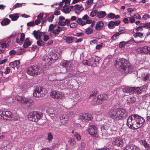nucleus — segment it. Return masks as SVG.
<instances>
[{
  "label": "nucleus",
  "mask_w": 150,
  "mask_h": 150,
  "mask_svg": "<svg viewBox=\"0 0 150 150\" xmlns=\"http://www.w3.org/2000/svg\"><path fill=\"white\" fill-rule=\"evenodd\" d=\"M26 71L28 74L33 77L36 76L40 74L39 67L38 65H33L29 67Z\"/></svg>",
  "instance_id": "nucleus-1"
},
{
  "label": "nucleus",
  "mask_w": 150,
  "mask_h": 150,
  "mask_svg": "<svg viewBox=\"0 0 150 150\" xmlns=\"http://www.w3.org/2000/svg\"><path fill=\"white\" fill-rule=\"evenodd\" d=\"M34 96L40 98L44 96L47 93L46 89L41 87H36L33 91Z\"/></svg>",
  "instance_id": "nucleus-2"
},
{
  "label": "nucleus",
  "mask_w": 150,
  "mask_h": 150,
  "mask_svg": "<svg viewBox=\"0 0 150 150\" xmlns=\"http://www.w3.org/2000/svg\"><path fill=\"white\" fill-rule=\"evenodd\" d=\"M128 63V61L124 58L117 59V60L115 61V67L117 69L123 70Z\"/></svg>",
  "instance_id": "nucleus-3"
},
{
  "label": "nucleus",
  "mask_w": 150,
  "mask_h": 150,
  "mask_svg": "<svg viewBox=\"0 0 150 150\" xmlns=\"http://www.w3.org/2000/svg\"><path fill=\"white\" fill-rule=\"evenodd\" d=\"M123 91L125 93H137L138 94L141 93L142 88L140 87H135L124 86L122 88Z\"/></svg>",
  "instance_id": "nucleus-4"
},
{
  "label": "nucleus",
  "mask_w": 150,
  "mask_h": 150,
  "mask_svg": "<svg viewBox=\"0 0 150 150\" xmlns=\"http://www.w3.org/2000/svg\"><path fill=\"white\" fill-rule=\"evenodd\" d=\"M41 114L36 112H33L30 113L28 116V120L30 121L37 122L40 119Z\"/></svg>",
  "instance_id": "nucleus-5"
},
{
  "label": "nucleus",
  "mask_w": 150,
  "mask_h": 150,
  "mask_svg": "<svg viewBox=\"0 0 150 150\" xmlns=\"http://www.w3.org/2000/svg\"><path fill=\"white\" fill-rule=\"evenodd\" d=\"M144 122V118L137 114H134L129 116L127 119V122Z\"/></svg>",
  "instance_id": "nucleus-6"
},
{
  "label": "nucleus",
  "mask_w": 150,
  "mask_h": 150,
  "mask_svg": "<svg viewBox=\"0 0 150 150\" xmlns=\"http://www.w3.org/2000/svg\"><path fill=\"white\" fill-rule=\"evenodd\" d=\"M13 116L12 113L9 111H4L0 114V119L6 120H9Z\"/></svg>",
  "instance_id": "nucleus-7"
},
{
  "label": "nucleus",
  "mask_w": 150,
  "mask_h": 150,
  "mask_svg": "<svg viewBox=\"0 0 150 150\" xmlns=\"http://www.w3.org/2000/svg\"><path fill=\"white\" fill-rule=\"evenodd\" d=\"M108 113L111 118L116 120H119L117 119V118L118 117V115H119L120 114L119 112V108L115 109H111L110 110Z\"/></svg>",
  "instance_id": "nucleus-8"
},
{
  "label": "nucleus",
  "mask_w": 150,
  "mask_h": 150,
  "mask_svg": "<svg viewBox=\"0 0 150 150\" xmlns=\"http://www.w3.org/2000/svg\"><path fill=\"white\" fill-rule=\"evenodd\" d=\"M112 144L114 146L121 147L124 144L123 141L120 138L114 137L112 139Z\"/></svg>",
  "instance_id": "nucleus-9"
},
{
  "label": "nucleus",
  "mask_w": 150,
  "mask_h": 150,
  "mask_svg": "<svg viewBox=\"0 0 150 150\" xmlns=\"http://www.w3.org/2000/svg\"><path fill=\"white\" fill-rule=\"evenodd\" d=\"M97 129L95 126L90 125L87 129V131L90 135L96 137L97 133Z\"/></svg>",
  "instance_id": "nucleus-10"
},
{
  "label": "nucleus",
  "mask_w": 150,
  "mask_h": 150,
  "mask_svg": "<svg viewBox=\"0 0 150 150\" xmlns=\"http://www.w3.org/2000/svg\"><path fill=\"white\" fill-rule=\"evenodd\" d=\"M143 122H126V125L129 128L132 129H137L143 125Z\"/></svg>",
  "instance_id": "nucleus-11"
},
{
  "label": "nucleus",
  "mask_w": 150,
  "mask_h": 150,
  "mask_svg": "<svg viewBox=\"0 0 150 150\" xmlns=\"http://www.w3.org/2000/svg\"><path fill=\"white\" fill-rule=\"evenodd\" d=\"M79 117L80 119L86 122L91 121L93 119L92 117L91 114L86 113L81 114Z\"/></svg>",
  "instance_id": "nucleus-12"
},
{
  "label": "nucleus",
  "mask_w": 150,
  "mask_h": 150,
  "mask_svg": "<svg viewBox=\"0 0 150 150\" xmlns=\"http://www.w3.org/2000/svg\"><path fill=\"white\" fill-rule=\"evenodd\" d=\"M15 99L16 100L21 103H30L33 101L32 100L30 99L26 98L25 97H22L19 96H16Z\"/></svg>",
  "instance_id": "nucleus-13"
},
{
  "label": "nucleus",
  "mask_w": 150,
  "mask_h": 150,
  "mask_svg": "<svg viewBox=\"0 0 150 150\" xmlns=\"http://www.w3.org/2000/svg\"><path fill=\"white\" fill-rule=\"evenodd\" d=\"M108 98V96L106 94L99 95L97 97L96 103L97 104H100L103 101L107 100Z\"/></svg>",
  "instance_id": "nucleus-14"
},
{
  "label": "nucleus",
  "mask_w": 150,
  "mask_h": 150,
  "mask_svg": "<svg viewBox=\"0 0 150 150\" xmlns=\"http://www.w3.org/2000/svg\"><path fill=\"white\" fill-rule=\"evenodd\" d=\"M50 94L52 98L55 99H61L62 97V94L57 91H52Z\"/></svg>",
  "instance_id": "nucleus-15"
},
{
  "label": "nucleus",
  "mask_w": 150,
  "mask_h": 150,
  "mask_svg": "<svg viewBox=\"0 0 150 150\" xmlns=\"http://www.w3.org/2000/svg\"><path fill=\"white\" fill-rule=\"evenodd\" d=\"M119 112H120V114L119 115H118V117L117 118L118 120H119L123 117H126L127 115V113L125 110L121 108L119 109Z\"/></svg>",
  "instance_id": "nucleus-16"
},
{
  "label": "nucleus",
  "mask_w": 150,
  "mask_h": 150,
  "mask_svg": "<svg viewBox=\"0 0 150 150\" xmlns=\"http://www.w3.org/2000/svg\"><path fill=\"white\" fill-rule=\"evenodd\" d=\"M92 21L87 19L86 21H83L80 18H78L76 20V22L79 25L83 26L87 24H90L92 22Z\"/></svg>",
  "instance_id": "nucleus-17"
},
{
  "label": "nucleus",
  "mask_w": 150,
  "mask_h": 150,
  "mask_svg": "<svg viewBox=\"0 0 150 150\" xmlns=\"http://www.w3.org/2000/svg\"><path fill=\"white\" fill-rule=\"evenodd\" d=\"M63 38L66 42L68 44L72 43L74 39H77L76 38H75L72 36L70 37L69 36H64Z\"/></svg>",
  "instance_id": "nucleus-18"
},
{
  "label": "nucleus",
  "mask_w": 150,
  "mask_h": 150,
  "mask_svg": "<svg viewBox=\"0 0 150 150\" xmlns=\"http://www.w3.org/2000/svg\"><path fill=\"white\" fill-rule=\"evenodd\" d=\"M133 66L129 64V63L127 64V66H125L123 70L126 73L131 72L132 71Z\"/></svg>",
  "instance_id": "nucleus-19"
},
{
  "label": "nucleus",
  "mask_w": 150,
  "mask_h": 150,
  "mask_svg": "<svg viewBox=\"0 0 150 150\" xmlns=\"http://www.w3.org/2000/svg\"><path fill=\"white\" fill-rule=\"evenodd\" d=\"M32 34L37 40L40 39L42 35V33L39 31V30L37 31L34 30Z\"/></svg>",
  "instance_id": "nucleus-20"
},
{
  "label": "nucleus",
  "mask_w": 150,
  "mask_h": 150,
  "mask_svg": "<svg viewBox=\"0 0 150 150\" xmlns=\"http://www.w3.org/2000/svg\"><path fill=\"white\" fill-rule=\"evenodd\" d=\"M103 25L104 23L103 21H98L96 23L95 29L98 30H100L103 28Z\"/></svg>",
  "instance_id": "nucleus-21"
},
{
  "label": "nucleus",
  "mask_w": 150,
  "mask_h": 150,
  "mask_svg": "<svg viewBox=\"0 0 150 150\" xmlns=\"http://www.w3.org/2000/svg\"><path fill=\"white\" fill-rule=\"evenodd\" d=\"M71 64V61L67 60H64L61 62V65L65 67H70Z\"/></svg>",
  "instance_id": "nucleus-22"
},
{
  "label": "nucleus",
  "mask_w": 150,
  "mask_h": 150,
  "mask_svg": "<svg viewBox=\"0 0 150 150\" xmlns=\"http://www.w3.org/2000/svg\"><path fill=\"white\" fill-rule=\"evenodd\" d=\"M49 57L54 62H55L58 58L57 55L53 52H51L50 53Z\"/></svg>",
  "instance_id": "nucleus-23"
},
{
  "label": "nucleus",
  "mask_w": 150,
  "mask_h": 150,
  "mask_svg": "<svg viewBox=\"0 0 150 150\" xmlns=\"http://www.w3.org/2000/svg\"><path fill=\"white\" fill-rule=\"evenodd\" d=\"M125 150H140V149L138 146L132 145L127 146Z\"/></svg>",
  "instance_id": "nucleus-24"
},
{
  "label": "nucleus",
  "mask_w": 150,
  "mask_h": 150,
  "mask_svg": "<svg viewBox=\"0 0 150 150\" xmlns=\"http://www.w3.org/2000/svg\"><path fill=\"white\" fill-rule=\"evenodd\" d=\"M106 15V13L105 11H100L98 12L97 16L99 18H104Z\"/></svg>",
  "instance_id": "nucleus-25"
},
{
  "label": "nucleus",
  "mask_w": 150,
  "mask_h": 150,
  "mask_svg": "<svg viewBox=\"0 0 150 150\" xmlns=\"http://www.w3.org/2000/svg\"><path fill=\"white\" fill-rule=\"evenodd\" d=\"M11 22L10 20L7 18L4 19L1 22V25H6L9 24Z\"/></svg>",
  "instance_id": "nucleus-26"
},
{
  "label": "nucleus",
  "mask_w": 150,
  "mask_h": 150,
  "mask_svg": "<svg viewBox=\"0 0 150 150\" xmlns=\"http://www.w3.org/2000/svg\"><path fill=\"white\" fill-rule=\"evenodd\" d=\"M44 60L45 61L46 64H47L49 65H51L52 63L54 62L52 61V59L50 58V57H46L44 59Z\"/></svg>",
  "instance_id": "nucleus-27"
},
{
  "label": "nucleus",
  "mask_w": 150,
  "mask_h": 150,
  "mask_svg": "<svg viewBox=\"0 0 150 150\" xmlns=\"http://www.w3.org/2000/svg\"><path fill=\"white\" fill-rule=\"evenodd\" d=\"M56 28H55L54 30H53V31H52V33H53L55 35H58L59 33L61 32L60 30V28H59V26L57 25Z\"/></svg>",
  "instance_id": "nucleus-28"
},
{
  "label": "nucleus",
  "mask_w": 150,
  "mask_h": 150,
  "mask_svg": "<svg viewBox=\"0 0 150 150\" xmlns=\"http://www.w3.org/2000/svg\"><path fill=\"white\" fill-rule=\"evenodd\" d=\"M9 17L11 19L12 21H16L18 18L19 16L18 14H15L10 15Z\"/></svg>",
  "instance_id": "nucleus-29"
},
{
  "label": "nucleus",
  "mask_w": 150,
  "mask_h": 150,
  "mask_svg": "<svg viewBox=\"0 0 150 150\" xmlns=\"http://www.w3.org/2000/svg\"><path fill=\"white\" fill-rule=\"evenodd\" d=\"M142 144L146 148V149L148 150L150 148V146L146 141L144 139L141 140Z\"/></svg>",
  "instance_id": "nucleus-30"
},
{
  "label": "nucleus",
  "mask_w": 150,
  "mask_h": 150,
  "mask_svg": "<svg viewBox=\"0 0 150 150\" xmlns=\"http://www.w3.org/2000/svg\"><path fill=\"white\" fill-rule=\"evenodd\" d=\"M127 103H133L136 101L135 98L134 97H130L127 98Z\"/></svg>",
  "instance_id": "nucleus-31"
},
{
  "label": "nucleus",
  "mask_w": 150,
  "mask_h": 150,
  "mask_svg": "<svg viewBox=\"0 0 150 150\" xmlns=\"http://www.w3.org/2000/svg\"><path fill=\"white\" fill-rule=\"evenodd\" d=\"M90 60L92 62H99V61L100 60V57H98V56H95L90 58Z\"/></svg>",
  "instance_id": "nucleus-32"
},
{
  "label": "nucleus",
  "mask_w": 150,
  "mask_h": 150,
  "mask_svg": "<svg viewBox=\"0 0 150 150\" xmlns=\"http://www.w3.org/2000/svg\"><path fill=\"white\" fill-rule=\"evenodd\" d=\"M120 32H116L111 37V39L112 40H115L117 38V37L122 34Z\"/></svg>",
  "instance_id": "nucleus-33"
},
{
  "label": "nucleus",
  "mask_w": 150,
  "mask_h": 150,
  "mask_svg": "<svg viewBox=\"0 0 150 150\" xmlns=\"http://www.w3.org/2000/svg\"><path fill=\"white\" fill-rule=\"evenodd\" d=\"M133 36L135 38L139 37L141 38H142L144 37L143 34L142 33L137 32L133 34Z\"/></svg>",
  "instance_id": "nucleus-34"
},
{
  "label": "nucleus",
  "mask_w": 150,
  "mask_h": 150,
  "mask_svg": "<svg viewBox=\"0 0 150 150\" xmlns=\"http://www.w3.org/2000/svg\"><path fill=\"white\" fill-rule=\"evenodd\" d=\"M143 80L146 81H150V75L149 74L144 75L142 78Z\"/></svg>",
  "instance_id": "nucleus-35"
},
{
  "label": "nucleus",
  "mask_w": 150,
  "mask_h": 150,
  "mask_svg": "<svg viewBox=\"0 0 150 150\" xmlns=\"http://www.w3.org/2000/svg\"><path fill=\"white\" fill-rule=\"evenodd\" d=\"M68 142L69 144L71 146L74 145L76 143L75 139L74 138H71L70 139H69Z\"/></svg>",
  "instance_id": "nucleus-36"
},
{
  "label": "nucleus",
  "mask_w": 150,
  "mask_h": 150,
  "mask_svg": "<svg viewBox=\"0 0 150 150\" xmlns=\"http://www.w3.org/2000/svg\"><path fill=\"white\" fill-rule=\"evenodd\" d=\"M53 138V136L51 133L49 132L48 133L47 136V139L48 140L49 142H52V140Z\"/></svg>",
  "instance_id": "nucleus-37"
},
{
  "label": "nucleus",
  "mask_w": 150,
  "mask_h": 150,
  "mask_svg": "<svg viewBox=\"0 0 150 150\" xmlns=\"http://www.w3.org/2000/svg\"><path fill=\"white\" fill-rule=\"evenodd\" d=\"M97 95V92L96 91H93L91 94L90 95V96L89 97V99H92L94 98Z\"/></svg>",
  "instance_id": "nucleus-38"
},
{
  "label": "nucleus",
  "mask_w": 150,
  "mask_h": 150,
  "mask_svg": "<svg viewBox=\"0 0 150 150\" xmlns=\"http://www.w3.org/2000/svg\"><path fill=\"white\" fill-rule=\"evenodd\" d=\"M57 27V25L54 24H52L50 25L49 26V29H48V31H51V32L52 33V31H53V30H54Z\"/></svg>",
  "instance_id": "nucleus-39"
},
{
  "label": "nucleus",
  "mask_w": 150,
  "mask_h": 150,
  "mask_svg": "<svg viewBox=\"0 0 150 150\" xmlns=\"http://www.w3.org/2000/svg\"><path fill=\"white\" fill-rule=\"evenodd\" d=\"M74 9L75 10H80L81 11H82L83 10V8L82 6H80L79 4H76L74 6Z\"/></svg>",
  "instance_id": "nucleus-40"
},
{
  "label": "nucleus",
  "mask_w": 150,
  "mask_h": 150,
  "mask_svg": "<svg viewBox=\"0 0 150 150\" xmlns=\"http://www.w3.org/2000/svg\"><path fill=\"white\" fill-rule=\"evenodd\" d=\"M32 44V42L30 41H25L23 45V46L25 48H27L30 45Z\"/></svg>",
  "instance_id": "nucleus-41"
},
{
  "label": "nucleus",
  "mask_w": 150,
  "mask_h": 150,
  "mask_svg": "<svg viewBox=\"0 0 150 150\" xmlns=\"http://www.w3.org/2000/svg\"><path fill=\"white\" fill-rule=\"evenodd\" d=\"M144 53H149L150 54V47L147 46H144Z\"/></svg>",
  "instance_id": "nucleus-42"
},
{
  "label": "nucleus",
  "mask_w": 150,
  "mask_h": 150,
  "mask_svg": "<svg viewBox=\"0 0 150 150\" xmlns=\"http://www.w3.org/2000/svg\"><path fill=\"white\" fill-rule=\"evenodd\" d=\"M108 27L109 28L113 29L115 28L114 21H111L108 23Z\"/></svg>",
  "instance_id": "nucleus-43"
},
{
  "label": "nucleus",
  "mask_w": 150,
  "mask_h": 150,
  "mask_svg": "<svg viewBox=\"0 0 150 150\" xmlns=\"http://www.w3.org/2000/svg\"><path fill=\"white\" fill-rule=\"evenodd\" d=\"M128 42L127 41H122L121 42H120L119 44V47L120 48H122L125 46V45L128 44Z\"/></svg>",
  "instance_id": "nucleus-44"
},
{
  "label": "nucleus",
  "mask_w": 150,
  "mask_h": 150,
  "mask_svg": "<svg viewBox=\"0 0 150 150\" xmlns=\"http://www.w3.org/2000/svg\"><path fill=\"white\" fill-rule=\"evenodd\" d=\"M38 40L37 42L38 45L40 46H42L45 45V43L42 40L39 39Z\"/></svg>",
  "instance_id": "nucleus-45"
},
{
  "label": "nucleus",
  "mask_w": 150,
  "mask_h": 150,
  "mask_svg": "<svg viewBox=\"0 0 150 150\" xmlns=\"http://www.w3.org/2000/svg\"><path fill=\"white\" fill-rule=\"evenodd\" d=\"M93 30L92 29L90 28H87L85 31V33L88 35H90L92 33Z\"/></svg>",
  "instance_id": "nucleus-46"
},
{
  "label": "nucleus",
  "mask_w": 150,
  "mask_h": 150,
  "mask_svg": "<svg viewBox=\"0 0 150 150\" xmlns=\"http://www.w3.org/2000/svg\"><path fill=\"white\" fill-rule=\"evenodd\" d=\"M127 42H129L128 44H130L132 42L135 43H141L143 42V41H136L134 40L133 38H132L129 40Z\"/></svg>",
  "instance_id": "nucleus-47"
},
{
  "label": "nucleus",
  "mask_w": 150,
  "mask_h": 150,
  "mask_svg": "<svg viewBox=\"0 0 150 150\" xmlns=\"http://www.w3.org/2000/svg\"><path fill=\"white\" fill-rule=\"evenodd\" d=\"M60 119L61 120H64V121H68V118L67 115L66 114H64L60 117Z\"/></svg>",
  "instance_id": "nucleus-48"
},
{
  "label": "nucleus",
  "mask_w": 150,
  "mask_h": 150,
  "mask_svg": "<svg viewBox=\"0 0 150 150\" xmlns=\"http://www.w3.org/2000/svg\"><path fill=\"white\" fill-rule=\"evenodd\" d=\"M98 11L97 10H93L92 11L90 14V16L92 17H93L96 16V14H97Z\"/></svg>",
  "instance_id": "nucleus-49"
},
{
  "label": "nucleus",
  "mask_w": 150,
  "mask_h": 150,
  "mask_svg": "<svg viewBox=\"0 0 150 150\" xmlns=\"http://www.w3.org/2000/svg\"><path fill=\"white\" fill-rule=\"evenodd\" d=\"M37 48V45H33L31 47H30L29 48L28 51H34L35 50V49Z\"/></svg>",
  "instance_id": "nucleus-50"
},
{
  "label": "nucleus",
  "mask_w": 150,
  "mask_h": 150,
  "mask_svg": "<svg viewBox=\"0 0 150 150\" xmlns=\"http://www.w3.org/2000/svg\"><path fill=\"white\" fill-rule=\"evenodd\" d=\"M74 136L79 141L81 140V137L78 133L76 132L74 134Z\"/></svg>",
  "instance_id": "nucleus-51"
},
{
  "label": "nucleus",
  "mask_w": 150,
  "mask_h": 150,
  "mask_svg": "<svg viewBox=\"0 0 150 150\" xmlns=\"http://www.w3.org/2000/svg\"><path fill=\"white\" fill-rule=\"evenodd\" d=\"M54 17V15L52 14L51 16L47 18V20L49 22H52Z\"/></svg>",
  "instance_id": "nucleus-52"
},
{
  "label": "nucleus",
  "mask_w": 150,
  "mask_h": 150,
  "mask_svg": "<svg viewBox=\"0 0 150 150\" xmlns=\"http://www.w3.org/2000/svg\"><path fill=\"white\" fill-rule=\"evenodd\" d=\"M144 47H142L138 48L137 49V51L141 53H144Z\"/></svg>",
  "instance_id": "nucleus-53"
},
{
  "label": "nucleus",
  "mask_w": 150,
  "mask_h": 150,
  "mask_svg": "<svg viewBox=\"0 0 150 150\" xmlns=\"http://www.w3.org/2000/svg\"><path fill=\"white\" fill-rule=\"evenodd\" d=\"M0 47L2 48H6L9 46V44L8 43H0Z\"/></svg>",
  "instance_id": "nucleus-54"
},
{
  "label": "nucleus",
  "mask_w": 150,
  "mask_h": 150,
  "mask_svg": "<svg viewBox=\"0 0 150 150\" xmlns=\"http://www.w3.org/2000/svg\"><path fill=\"white\" fill-rule=\"evenodd\" d=\"M24 52V51H22V49H20L16 51V54L17 55H21Z\"/></svg>",
  "instance_id": "nucleus-55"
},
{
  "label": "nucleus",
  "mask_w": 150,
  "mask_h": 150,
  "mask_svg": "<svg viewBox=\"0 0 150 150\" xmlns=\"http://www.w3.org/2000/svg\"><path fill=\"white\" fill-rule=\"evenodd\" d=\"M27 25L28 26H35V23L34 21H32L27 23Z\"/></svg>",
  "instance_id": "nucleus-56"
},
{
  "label": "nucleus",
  "mask_w": 150,
  "mask_h": 150,
  "mask_svg": "<svg viewBox=\"0 0 150 150\" xmlns=\"http://www.w3.org/2000/svg\"><path fill=\"white\" fill-rule=\"evenodd\" d=\"M142 18L144 20H146L150 18V16L148 14H145L143 16Z\"/></svg>",
  "instance_id": "nucleus-57"
},
{
  "label": "nucleus",
  "mask_w": 150,
  "mask_h": 150,
  "mask_svg": "<svg viewBox=\"0 0 150 150\" xmlns=\"http://www.w3.org/2000/svg\"><path fill=\"white\" fill-rule=\"evenodd\" d=\"M25 37V35L24 33L21 34L20 37V40L21 41V43H23V42L24 41V39Z\"/></svg>",
  "instance_id": "nucleus-58"
},
{
  "label": "nucleus",
  "mask_w": 150,
  "mask_h": 150,
  "mask_svg": "<svg viewBox=\"0 0 150 150\" xmlns=\"http://www.w3.org/2000/svg\"><path fill=\"white\" fill-rule=\"evenodd\" d=\"M115 16V14L112 13H110L108 15V17L109 18L113 19L114 18Z\"/></svg>",
  "instance_id": "nucleus-59"
},
{
  "label": "nucleus",
  "mask_w": 150,
  "mask_h": 150,
  "mask_svg": "<svg viewBox=\"0 0 150 150\" xmlns=\"http://www.w3.org/2000/svg\"><path fill=\"white\" fill-rule=\"evenodd\" d=\"M14 64H15V66H16L17 68H18V66L20 63V60H15V61L13 62Z\"/></svg>",
  "instance_id": "nucleus-60"
},
{
  "label": "nucleus",
  "mask_w": 150,
  "mask_h": 150,
  "mask_svg": "<svg viewBox=\"0 0 150 150\" xmlns=\"http://www.w3.org/2000/svg\"><path fill=\"white\" fill-rule=\"evenodd\" d=\"M70 28H74L77 27V24L76 23H72L70 24Z\"/></svg>",
  "instance_id": "nucleus-61"
},
{
  "label": "nucleus",
  "mask_w": 150,
  "mask_h": 150,
  "mask_svg": "<svg viewBox=\"0 0 150 150\" xmlns=\"http://www.w3.org/2000/svg\"><path fill=\"white\" fill-rule=\"evenodd\" d=\"M74 76V75L73 74L69 73L68 74L67 76L65 77V79H67L69 78H71Z\"/></svg>",
  "instance_id": "nucleus-62"
},
{
  "label": "nucleus",
  "mask_w": 150,
  "mask_h": 150,
  "mask_svg": "<svg viewBox=\"0 0 150 150\" xmlns=\"http://www.w3.org/2000/svg\"><path fill=\"white\" fill-rule=\"evenodd\" d=\"M22 6V4H20L19 3H17L16 4L14 7V8H16L18 7H21Z\"/></svg>",
  "instance_id": "nucleus-63"
},
{
  "label": "nucleus",
  "mask_w": 150,
  "mask_h": 150,
  "mask_svg": "<svg viewBox=\"0 0 150 150\" xmlns=\"http://www.w3.org/2000/svg\"><path fill=\"white\" fill-rule=\"evenodd\" d=\"M10 68L9 67H7L6 68V71L4 72V73L6 74L9 73L10 72Z\"/></svg>",
  "instance_id": "nucleus-64"
}]
</instances>
